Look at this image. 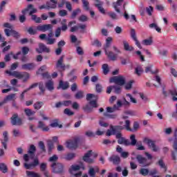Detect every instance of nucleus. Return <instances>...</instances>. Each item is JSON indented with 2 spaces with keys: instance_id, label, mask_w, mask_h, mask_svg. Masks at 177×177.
<instances>
[{
  "instance_id": "nucleus-1",
  "label": "nucleus",
  "mask_w": 177,
  "mask_h": 177,
  "mask_svg": "<svg viewBox=\"0 0 177 177\" xmlns=\"http://www.w3.org/2000/svg\"><path fill=\"white\" fill-rule=\"evenodd\" d=\"M111 42H113V37H109L106 39V43L104 46V50L106 56H107L109 60L115 62L117 60V55L114 54L113 51L109 50V48L111 46Z\"/></svg>"
},
{
  "instance_id": "nucleus-2",
  "label": "nucleus",
  "mask_w": 177,
  "mask_h": 177,
  "mask_svg": "<svg viewBox=\"0 0 177 177\" xmlns=\"http://www.w3.org/2000/svg\"><path fill=\"white\" fill-rule=\"evenodd\" d=\"M3 27L6 28L4 32L7 37H10L12 35L14 38H19L20 33L13 29V26L9 23H6L3 24Z\"/></svg>"
},
{
  "instance_id": "nucleus-3",
  "label": "nucleus",
  "mask_w": 177,
  "mask_h": 177,
  "mask_svg": "<svg viewBox=\"0 0 177 177\" xmlns=\"http://www.w3.org/2000/svg\"><path fill=\"white\" fill-rule=\"evenodd\" d=\"M118 110V107H117V105H113V107L108 106L106 107V111L103 113V115L104 117H107V118H111L114 120L115 118H117V115L115 114H110L109 113H114L115 111H117Z\"/></svg>"
},
{
  "instance_id": "nucleus-4",
  "label": "nucleus",
  "mask_w": 177,
  "mask_h": 177,
  "mask_svg": "<svg viewBox=\"0 0 177 177\" xmlns=\"http://www.w3.org/2000/svg\"><path fill=\"white\" fill-rule=\"evenodd\" d=\"M110 82H114L116 85H122L125 84V77L122 75L115 76L110 79Z\"/></svg>"
},
{
  "instance_id": "nucleus-5",
  "label": "nucleus",
  "mask_w": 177,
  "mask_h": 177,
  "mask_svg": "<svg viewBox=\"0 0 177 177\" xmlns=\"http://www.w3.org/2000/svg\"><path fill=\"white\" fill-rule=\"evenodd\" d=\"M130 125H131V121L126 120L125 129H127V131H129L130 132H136V131L139 129V123L138 122H134L133 125V129H131Z\"/></svg>"
},
{
  "instance_id": "nucleus-6",
  "label": "nucleus",
  "mask_w": 177,
  "mask_h": 177,
  "mask_svg": "<svg viewBox=\"0 0 177 177\" xmlns=\"http://www.w3.org/2000/svg\"><path fill=\"white\" fill-rule=\"evenodd\" d=\"M116 139H118V145H124V146H129V140H127L125 138L122 137L121 133H117Z\"/></svg>"
},
{
  "instance_id": "nucleus-7",
  "label": "nucleus",
  "mask_w": 177,
  "mask_h": 177,
  "mask_svg": "<svg viewBox=\"0 0 177 177\" xmlns=\"http://www.w3.org/2000/svg\"><path fill=\"white\" fill-rule=\"evenodd\" d=\"M51 167L53 168L55 174H62L64 169V166L62 163L53 162L51 165Z\"/></svg>"
},
{
  "instance_id": "nucleus-8",
  "label": "nucleus",
  "mask_w": 177,
  "mask_h": 177,
  "mask_svg": "<svg viewBox=\"0 0 177 177\" xmlns=\"http://www.w3.org/2000/svg\"><path fill=\"white\" fill-rule=\"evenodd\" d=\"M38 165H39V160L37 158L33 160V162L32 163L28 164L27 162H25L24 164V167L26 168V169H32L36 167H38Z\"/></svg>"
},
{
  "instance_id": "nucleus-9",
  "label": "nucleus",
  "mask_w": 177,
  "mask_h": 177,
  "mask_svg": "<svg viewBox=\"0 0 177 177\" xmlns=\"http://www.w3.org/2000/svg\"><path fill=\"white\" fill-rule=\"evenodd\" d=\"M172 149L171 150V158L174 161H176V156H177V138H174L172 145Z\"/></svg>"
},
{
  "instance_id": "nucleus-10",
  "label": "nucleus",
  "mask_w": 177,
  "mask_h": 177,
  "mask_svg": "<svg viewBox=\"0 0 177 177\" xmlns=\"http://www.w3.org/2000/svg\"><path fill=\"white\" fill-rule=\"evenodd\" d=\"M37 31H41L42 32L52 31V30H53V26H52V24L39 25L37 27Z\"/></svg>"
},
{
  "instance_id": "nucleus-11",
  "label": "nucleus",
  "mask_w": 177,
  "mask_h": 177,
  "mask_svg": "<svg viewBox=\"0 0 177 177\" xmlns=\"http://www.w3.org/2000/svg\"><path fill=\"white\" fill-rule=\"evenodd\" d=\"M91 157H92V151H88L83 156V160L84 162H87V164H93V162H95V159Z\"/></svg>"
},
{
  "instance_id": "nucleus-12",
  "label": "nucleus",
  "mask_w": 177,
  "mask_h": 177,
  "mask_svg": "<svg viewBox=\"0 0 177 177\" xmlns=\"http://www.w3.org/2000/svg\"><path fill=\"white\" fill-rule=\"evenodd\" d=\"M11 124L12 125H22L23 121L21 118H19V115L17 113H15L11 117Z\"/></svg>"
},
{
  "instance_id": "nucleus-13",
  "label": "nucleus",
  "mask_w": 177,
  "mask_h": 177,
  "mask_svg": "<svg viewBox=\"0 0 177 177\" xmlns=\"http://www.w3.org/2000/svg\"><path fill=\"white\" fill-rule=\"evenodd\" d=\"M66 147L68 149H74L78 147V138H75L66 142Z\"/></svg>"
},
{
  "instance_id": "nucleus-14",
  "label": "nucleus",
  "mask_w": 177,
  "mask_h": 177,
  "mask_svg": "<svg viewBox=\"0 0 177 177\" xmlns=\"http://www.w3.org/2000/svg\"><path fill=\"white\" fill-rule=\"evenodd\" d=\"M136 160L142 167H149V165H150V163L147 162V158L143 157L142 155H137Z\"/></svg>"
},
{
  "instance_id": "nucleus-15",
  "label": "nucleus",
  "mask_w": 177,
  "mask_h": 177,
  "mask_svg": "<svg viewBox=\"0 0 177 177\" xmlns=\"http://www.w3.org/2000/svg\"><path fill=\"white\" fill-rule=\"evenodd\" d=\"M144 142H145V143L148 145L150 149H152L153 151H155V152L158 151L159 150L158 147L156 146V142H154V141L148 138H145L144 139Z\"/></svg>"
},
{
  "instance_id": "nucleus-16",
  "label": "nucleus",
  "mask_w": 177,
  "mask_h": 177,
  "mask_svg": "<svg viewBox=\"0 0 177 177\" xmlns=\"http://www.w3.org/2000/svg\"><path fill=\"white\" fill-rule=\"evenodd\" d=\"M39 48H37L36 50L39 53H42V52H44L45 53H49L50 52V48H48L45 44L40 43L39 44Z\"/></svg>"
},
{
  "instance_id": "nucleus-17",
  "label": "nucleus",
  "mask_w": 177,
  "mask_h": 177,
  "mask_svg": "<svg viewBox=\"0 0 177 177\" xmlns=\"http://www.w3.org/2000/svg\"><path fill=\"white\" fill-rule=\"evenodd\" d=\"M131 37L132 39L136 42V46L139 48V49H142V45L140 44V42L139 40H138V38L136 37V32L135 31V29H131Z\"/></svg>"
},
{
  "instance_id": "nucleus-18",
  "label": "nucleus",
  "mask_w": 177,
  "mask_h": 177,
  "mask_svg": "<svg viewBox=\"0 0 177 177\" xmlns=\"http://www.w3.org/2000/svg\"><path fill=\"white\" fill-rule=\"evenodd\" d=\"M34 6H32V4H29L27 7V8H26L25 10H22V13L23 15H26V13H27V12H28V10L30 9H32L30 12H29V15L32 17V15H34V13H37V10L36 8H33Z\"/></svg>"
},
{
  "instance_id": "nucleus-19",
  "label": "nucleus",
  "mask_w": 177,
  "mask_h": 177,
  "mask_svg": "<svg viewBox=\"0 0 177 177\" xmlns=\"http://www.w3.org/2000/svg\"><path fill=\"white\" fill-rule=\"evenodd\" d=\"M24 113H25L26 115H27V117H28L29 121H32V120H35V117H31V115H35V111H32L30 109H25Z\"/></svg>"
},
{
  "instance_id": "nucleus-20",
  "label": "nucleus",
  "mask_w": 177,
  "mask_h": 177,
  "mask_svg": "<svg viewBox=\"0 0 177 177\" xmlns=\"http://www.w3.org/2000/svg\"><path fill=\"white\" fill-rule=\"evenodd\" d=\"M35 67H37V65L35 63L24 64L21 66L22 70H28L29 71L34 70Z\"/></svg>"
},
{
  "instance_id": "nucleus-21",
  "label": "nucleus",
  "mask_w": 177,
  "mask_h": 177,
  "mask_svg": "<svg viewBox=\"0 0 177 177\" xmlns=\"http://www.w3.org/2000/svg\"><path fill=\"white\" fill-rule=\"evenodd\" d=\"M81 169L83 170H85V166L84 165V164H81L80 165H72L69 169V172L70 174H73V171H80V169Z\"/></svg>"
},
{
  "instance_id": "nucleus-22",
  "label": "nucleus",
  "mask_w": 177,
  "mask_h": 177,
  "mask_svg": "<svg viewBox=\"0 0 177 177\" xmlns=\"http://www.w3.org/2000/svg\"><path fill=\"white\" fill-rule=\"evenodd\" d=\"M122 2L124 0H118L117 2L113 3V6L118 13H121V10H120V7L122 5Z\"/></svg>"
},
{
  "instance_id": "nucleus-23",
  "label": "nucleus",
  "mask_w": 177,
  "mask_h": 177,
  "mask_svg": "<svg viewBox=\"0 0 177 177\" xmlns=\"http://www.w3.org/2000/svg\"><path fill=\"white\" fill-rule=\"evenodd\" d=\"M110 162H113L115 165L120 164V156L113 155L109 158Z\"/></svg>"
},
{
  "instance_id": "nucleus-24",
  "label": "nucleus",
  "mask_w": 177,
  "mask_h": 177,
  "mask_svg": "<svg viewBox=\"0 0 177 177\" xmlns=\"http://www.w3.org/2000/svg\"><path fill=\"white\" fill-rule=\"evenodd\" d=\"M80 28L81 30H85L86 28V25L79 24L77 26H75L71 28V32H75V31H77Z\"/></svg>"
},
{
  "instance_id": "nucleus-25",
  "label": "nucleus",
  "mask_w": 177,
  "mask_h": 177,
  "mask_svg": "<svg viewBox=\"0 0 177 177\" xmlns=\"http://www.w3.org/2000/svg\"><path fill=\"white\" fill-rule=\"evenodd\" d=\"M46 5L48 9H56L57 0H50V1L46 2Z\"/></svg>"
},
{
  "instance_id": "nucleus-26",
  "label": "nucleus",
  "mask_w": 177,
  "mask_h": 177,
  "mask_svg": "<svg viewBox=\"0 0 177 177\" xmlns=\"http://www.w3.org/2000/svg\"><path fill=\"white\" fill-rule=\"evenodd\" d=\"M15 97H16V94H10L8 95L2 102H0V106H3V104L9 102V100H13Z\"/></svg>"
},
{
  "instance_id": "nucleus-27",
  "label": "nucleus",
  "mask_w": 177,
  "mask_h": 177,
  "mask_svg": "<svg viewBox=\"0 0 177 177\" xmlns=\"http://www.w3.org/2000/svg\"><path fill=\"white\" fill-rule=\"evenodd\" d=\"M37 128L44 131V132H48V131H49V127L42 121H39Z\"/></svg>"
},
{
  "instance_id": "nucleus-28",
  "label": "nucleus",
  "mask_w": 177,
  "mask_h": 177,
  "mask_svg": "<svg viewBox=\"0 0 177 177\" xmlns=\"http://www.w3.org/2000/svg\"><path fill=\"white\" fill-rule=\"evenodd\" d=\"M59 86L63 91H66V89H68V86H70V83H68V82H64L63 80H60Z\"/></svg>"
},
{
  "instance_id": "nucleus-29",
  "label": "nucleus",
  "mask_w": 177,
  "mask_h": 177,
  "mask_svg": "<svg viewBox=\"0 0 177 177\" xmlns=\"http://www.w3.org/2000/svg\"><path fill=\"white\" fill-rule=\"evenodd\" d=\"M6 73L7 74H9V75H12V77H15V78H19V80H21L22 73L17 72V71L10 72L9 71H6Z\"/></svg>"
},
{
  "instance_id": "nucleus-30",
  "label": "nucleus",
  "mask_w": 177,
  "mask_h": 177,
  "mask_svg": "<svg viewBox=\"0 0 177 177\" xmlns=\"http://www.w3.org/2000/svg\"><path fill=\"white\" fill-rule=\"evenodd\" d=\"M63 59H64V56L60 57V58L57 62L56 66L58 68H62V70H64V68H66V65L63 64Z\"/></svg>"
},
{
  "instance_id": "nucleus-31",
  "label": "nucleus",
  "mask_w": 177,
  "mask_h": 177,
  "mask_svg": "<svg viewBox=\"0 0 177 177\" xmlns=\"http://www.w3.org/2000/svg\"><path fill=\"white\" fill-rule=\"evenodd\" d=\"M37 149L34 145H31L28 149V153L29 154L30 158H34V153H35Z\"/></svg>"
},
{
  "instance_id": "nucleus-32",
  "label": "nucleus",
  "mask_w": 177,
  "mask_h": 177,
  "mask_svg": "<svg viewBox=\"0 0 177 177\" xmlns=\"http://www.w3.org/2000/svg\"><path fill=\"white\" fill-rule=\"evenodd\" d=\"M111 131H113V133H117V132H119V131H122V129H125V125L124 126H113L111 125Z\"/></svg>"
},
{
  "instance_id": "nucleus-33",
  "label": "nucleus",
  "mask_w": 177,
  "mask_h": 177,
  "mask_svg": "<svg viewBox=\"0 0 177 177\" xmlns=\"http://www.w3.org/2000/svg\"><path fill=\"white\" fill-rule=\"evenodd\" d=\"M142 44L145 46H150L151 45H153V37H150L148 39L142 40Z\"/></svg>"
},
{
  "instance_id": "nucleus-34",
  "label": "nucleus",
  "mask_w": 177,
  "mask_h": 177,
  "mask_svg": "<svg viewBox=\"0 0 177 177\" xmlns=\"http://www.w3.org/2000/svg\"><path fill=\"white\" fill-rule=\"evenodd\" d=\"M130 140H129V146H136V143H138V140H136V136L135 134H132L130 136Z\"/></svg>"
},
{
  "instance_id": "nucleus-35",
  "label": "nucleus",
  "mask_w": 177,
  "mask_h": 177,
  "mask_svg": "<svg viewBox=\"0 0 177 177\" xmlns=\"http://www.w3.org/2000/svg\"><path fill=\"white\" fill-rule=\"evenodd\" d=\"M123 46L124 50H127L129 52H132V50H133V48L129 46V43H128V41H127L126 40L123 41Z\"/></svg>"
},
{
  "instance_id": "nucleus-36",
  "label": "nucleus",
  "mask_w": 177,
  "mask_h": 177,
  "mask_svg": "<svg viewBox=\"0 0 177 177\" xmlns=\"http://www.w3.org/2000/svg\"><path fill=\"white\" fill-rule=\"evenodd\" d=\"M0 171L2 172V174H7L8 172V165L5 164L4 162L0 163Z\"/></svg>"
},
{
  "instance_id": "nucleus-37",
  "label": "nucleus",
  "mask_w": 177,
  "mask_h": 177,
  "mask_svg": "<svg viewBox=\"0 0 177 177\" xmlns=\"http://www.w3.org/2000/svg\"><path fill=\"white\" fill-rule=\"evenodd\" d=\"M149 28H154L157 32H161V28L158 27V25L156 23H152L149 25Z\"/></svg>"
},
{
  "instance_id": "nucleus-38",
  "label": "nucleus",
  "mask_w": 177,
  "mask_h": 177,
  "mask_svg": "<svg viewBox=\"0 0 177 177\" xmlns=\"http://www.w3.org/2000/svg\"><path fill=\"white\" fill-rule=\"evenodd\" d=\"M46 87L48 91H53V89H55V88L53 87V81L49 80L46 82Z\"/></svg>"
},
{
  "instance_id": "nucleus-39",
  "label": "nucleus",
  "mask_w": 177,
  "mask_h": 177,
  "mask_svg": "<svg viewBox=\"0 0 177 177\" xmlns=\"http://www.w3.org/2000/svg\"><path fill=\"white\" fill-rule=\"evenodd\" d=\"M135 73L138 76H140L142 75V74H143V68L141 66H138L137 67H136Z\"/></svg>"
},
{
  "instance_id": "nucleus-40",
  "label": "nucleus",
  "mask_w": 177,
  "mask_h": 177,
  "mask_svg": "<svg viewBox=\"0 0 177 177\" xmlns=\"http://www.w3.org/2000/svg\"><path fill=\"white\" fill-rule=\"evenodd\" d=\"M85 96L84 94V91H79L75 94V99L80 100V99H83V97Z\"/></svg>"
},
{
  "instance_id": "nucleus-41",
  "label": "nucleus",
  "mask_w": 177,
  "mask_h": 177,
  "mask_svg": "<svg viewBox=\"0 0 177 177\" xmlns=\"http://www.w3.org/2000/svg\"><path fill=\"white\" fill-rule=\"evenodd\" d=\"M108 16H109V17H111V19L113 20H118L120 19V17L114 12H108Z\"/></svg>"
},
{
  "instance_id": "nucleus-42",
  "label": "nucleus",
  "mask_w": 177,
  "mask_h": 177,
  "mask_svg": "<svg viewBox=\"0 0 177 177\" xmlns=\"http://www.w3.org/2000/svg\"><path fill=\"white\" fill-rule=\"evenodd\" d=\"M102 71L104 75H107V74H109V71H110V69L109 68V64H104L102 65Z\"/></svg>"
},
{
  "instance_id": "nucleus-43",
  "label": "nucleus",
  "mask_w": 177,
  "mask_h": 177,
  "mask_svg": "<svg viewBox=\"0 0 177 177\" xmlns=\"http://www.w3.org/2000/svg\"><path fill=\"white\" fill-rule=\"evenodd\" d=\"M169 93H170V95H171V96H173L172 100L174 102H177V97H176V96H177V91H176V89L171 90L169 91Z\"/></svg>"
},
{
  "instance_id": "nucleus-44",
  "label": "nucleus",
  "mask_w": 177,
  "mask_h": 177,
  "mask_svg": "<svg viewBox=\"0 0 177 177\" xmlns=\"http://www.w3.org/2000/svg\"><path fill=\"white\" fill-rule=\"evenodd\" d=\"M44 106V102H37L33 104L35 110H39Z\"/></svg>"
},
{
  "instance_id": "nucleus-45",
  "label": "nucleus",
  "mask_w": 177,
  "mask_h": 177,
  "mask_svg": "<svg viewBox=\"0 0 177 177\" xmlns=\"http://www.w3.org/2000/svg\"><path fill=\"white\" fill-rule=\"evenodd\" d=\"M39 89L40 91V93L39 95H44L45 93V86H44V83L42 82L39 83Z\"/></svg>"
},
{
  "instance_id": "nucleus-46",
  "label": "nucleus",
  "mask_w": 177,
  "mask_h": 177,
  "mask_svg": "<svg viewBox=\"0 0 177 177\" xmlns=\"http://www.w3.org/2000/svg\"><path fill=\"white\" fill-rule=\"evenodd\" d=\"M82 2L83 3L84 10L88 12V10H89V1H88V0H82Z\"/></svg>"
},
{
  "instance_id": "nucleus-47",
  "label": "nucleus",
  "mask_w": 177,
  "mask_h": 177,
  "mask_svg": "<svg viewBox=\"0 0 177 177\" xmlns=\"http://www.w3.org/2000/svg\"><path fill=\"white\" fill-rule=\"evenodd\" d=\"M32 20H33V21L36 22V23H42V19H41V17H37L35 15H32L31 17Z\"/></svg>"
},
{
  "instance_id": "nucleus-48",
  "label": "nucleus",
  "mask_w": 177,
  "mask_h": 177,
  "mask_svg": "<svg viewBox=\"0 0 177 177\" xmlns=\"http://www.w3.org/2000/svg\"><path fill=\"white\" fill-rule=\"evenodd\" d=\"M26 175L27 176L30 177H41L38 173H35L34 171H26Z\"/></svg>"
},
{
  "instance_id": "nucleus-49",
  "label": "nucleus",
  "mask_w": 177,
  "mask_h": 177,
  "mask_svg": "<svg viewBox=\"0 0 177 177\" xmlns=\"http://www.w3.org/2000/svg\"><path fill=\"white\" fill-rule=\"evenodd\" d=\"M79 13H81V9L77 8L73 10L71 15V19H75V17H77Z\"/></svg>"
},
{
  "instance_id": "nucleus-50",
  "label": "nucleus",
  "mask_w": 177,
  "mask_h": 177,
  "mask_svg": "<svg viewBox=\"0 0 177 177\" xmlns=\"http://www.w3.org/2000/svg\"><path fill=\"white\" fill-rule=\"evenodd\" d=\"M154 10V8L153 6H149L146 8V12L149 16H151L153 15V12Z\"/></svg>"
},
{
  "instance_id": "nucleus-51",
  "label": "nucleus",
  "mask_w": 177,
  "mask_h": 177,
  "mask_svg": "<svg viewBox=\"0 0 177 177\" xmlns=\"http://www.w3.org/2000/svg\"><path fill=\"white\" fill-rule=\"evenodd\" d=\"M21 78H23L24 82H26L27 80H28V78H30V74H28L27 72H23L21 76Z\"/></svg>"
},
{
  "instance_id": "nucleus-52",
  "label": "nucleus",
  "mask_w": 177,
  "mask_h": 177,
  "mask_svg": "<svg viewBox=\"0 0 177 177\" xmlns=\"http://www.w3.org/2000/svg\"><path fill=\"white\" fill-rule=\"evenodd\" d=\"M158 164L160 167V168H162L163 169H165V171H167V166L165 165V163L164 162V160L162 159H160L158 162Z\"/></svg>"
},
{
  "instance_id": "nucleus-53",
  "label": "nucleus",
  "mask_w": 177,
  "mask_h": 177,
  "mask_svg": "<svg viewBox=\"0 0 177 177\" xmlns=\"http://www.w3.org/2000/svg\"><path fill=\"white\" fill-rule=\"evenodd\" d=\"M140 175H142V176H147L149 175V170L147 169L142 168L140 170Z\"/></svg>"
},
{
  "instance_id": "nucleus-54",
  "label": "nucleus",
  "mask_w": 177,
  "mask_h": 177,
  "mask_svg": "<svg viewBox=\"0 0 177 177\" xmlns=\"http://www.w3.org/2000/svg\"><path fill=\"white\" fill-rule=\"evenodd\" d=\"M64 114L71 116V115H74V112L72 111L70 109H65L64 111Z\"/></svg>"
},
{
  "instance_id": "nucleus-55",
  "label": "nucleus",
  "mask_w": 177,
  "mask_h": 177,
  "mask_svg": "<svg viewBox=\"0 0 177 177\" xmlns=\"http://www.w3.org/2000/svg\"><path fill=\"white\" fill-rule=\"evenodd\" d=\"M95 91L97 93H101L103 91V86H102L100 84H97L95 85Z\"/></svg>"
},
{
  "instance_id": "nucleus-56",
  "label": "nucleus",
  "mask_w": 177,
  "mask_h": 177,
  "mask_svg": "<svg viewBox=\"0 0 177 177\" xmlns=\"http://www.w3.org/2000/svg\"><path fill=\"white\" fill-rule=\"evenodd\" d=\"M47 41V45H53L55 42H56V39H52L50 37H48L46 39Z\"/></svg>"
},
{
  "instance_id": "nucleus-57",
  "label": "nucleus",
  "mask_w": 177,
  "mask_h": 177,
  "mask_svg": "<svg viewBox=\"0 0 177 177\" xmlns=\"http://www.w3.org/2000/svg\"><path fill=\"white\" fill-rule=\"evenodd\" d=\"M28 32L30 35H35V34H37V30L34 29L32 27H30L28 29Z\"/></svg>"
},
{
  "instance_id": "nucleus-58",
  "label": "nucleus",
  "mask_w": 177,
  "mask_h": 177,
  "mask_svg": "<svg viewBox=\"0 0 177 177\" xmlns=\"http://www.w3.org/2000/svg\"><path fill=\"white\" fill-rule=\"evenodd\" d=\"M76 51H77V55H79L80 56H82L84 55V49H82L80 46L77 47Z\"/></svg>"
},
{
  "instance_id": "nucleus-59",
  "label": "nucleus",
  "mask_w": 177,
  "mask_h": 177,
  "mask_svg": "<svg viewBox=\"0 0 177 177\" xmlns=\"http://www.w3.org/2000/svg\"><path fill=\"white\" fill-rule=\"evenodd\" d=\"M115 93L120 94L121 92V86H113Z\"/></svg>"
},
{
  "instance_id": "nucleus-60",
  "label": "nucleus",
  "mask_w": 177,
  "mask_h": 177,
  "mask_svg": "<svg viewBox=\"0 0 177 177\" xmlns=\"http://www.w3.org/2000/svg\"><path fill=\"white\" fill-rule=\"evenodd\" d=\"M97 99V95H95L94 94L88 93L86 95V100H91V99Z\"/></svg>"
},
{
  "instance_id": "nucleus-61",
  "label": "nucleus",
  "mask_w": 177,
  "mask_h": 177,
  "mask_svg": "<svg viewBox=\"0 0 177 177\" xmlns=\"http://www.w3.org/2000/svg\"><path fill=\"white\" fill-rule=\"evenodd\" d=\"M65 4H66V9H67L69 12H71V10H73V7H72V6H71V3H70V1H66V2H65Z\"/></svg>"
},
{
  "instance_id": "nucleus-62",
  "label": "nucleus",
  "mask_w": 177,
  "mask_h": 177,
  "mask_svg": "<svg viewBox=\"0 0 177 177\" xmlns=\"http://www.w3.org/2000/svg\"><path fill=\"white\" fill-rule=\"evenodd\" d=\"M48 152L50 153V151H52V150H53V148H54L53 142L48 141Z\"/></svg>"
},
{
  "instance_id": "nucleus-63",
  "label": "nucleus",
  "mask_w": 177,
  "mask_h": 177,
  "mask_svg": "<svg viewBox=\"0 0 177 177\" xmlns=\"http://www.w3.org/2000/svg\"><path fill=\"white\" fill-rule=\"evenodd\" d=\"M75 157V154L74 153H68L66 155V160H68V161H70L71 160H73V158H74Z\"/></svg>"
},
{
  "instance_id": "nucleus-64",
  "label": "nucleus",
  "mask_w": 177,
  "mask_h": 177,
  "mask_svg": "<svg viewBox=\"0 0 177 177\" xmlns=\"http://www.w3.org/2000/svg\"><path fill=\"white\" fill-rule=\"evenodd\" d=\"M83 110L87 113H91V111H92V107L87 104L83 107Z\"/></svg>"
}]
</instances>
